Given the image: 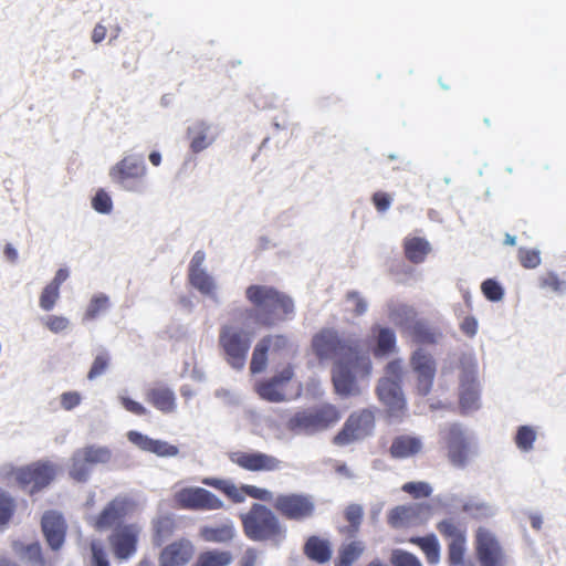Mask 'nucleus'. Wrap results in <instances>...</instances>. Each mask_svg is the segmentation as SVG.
I'll list each match as a JSON object with an SVG mask.
<instances>
[{
	"instance_id": "nucleus-1",
	"label": "nucleus",
	"mask_w": 566,
	"mask_h": 566,
	"mask_svg": "<svg viewBox=\"0 0 566 566\" xmlns=\"http://www.w3.org/2000/svg\"><path fill=\"white\" fill-rule=\"evenodd\" d=\"M321 360L333 359L332 381L342 398L358 397L368 388L373 373L369 350L357 340L342 339L334 329H323L312 342Z\"/></svg>"
},
{
	"instance_id": "nucleus-2",
	"label": "nucleus",
	"mask_w": 566,
	"mask_h": 566,
	"mask_svg": "<svg viewBox=\"0 0 566 566\" xmlns=\"http://www.w3.org/2000/svg\"><path fill=\"white\" fill-rule=\"evenodd\" d=\"M245 298L254 307L256 322L262 325H275L294 313L292 298L270 285L252 284L248 286Z\"/></svg>"
},
{
	"instance_id": "nucleus-3",
	"label": "nucleus",
	"mask_w": 566,
	"mask_h": 566,
	"mask_svg": "<svg viewBox=\"0 0 566 566\" xmlns=\"http://www.w3.org/2000/svg\"><path fill=\"white\" fill-rule=\"evenodd\" d=\"M244 534L255 542H271L279 546L286 537V527L275 513L263 504L253 503L241 515Z\"/></svg>"
},
{
	"instance_id": "nucleus-4",
	"label": "nucleus",
	"mask_w": 566,
	"mask_h": 566,
	"mask_svg": "<svg viewBox=\"0 0 566 566\" xmlns=\"http://www.w3.org/2000/svg\"><path fill=\"white\" fill-rule=\"evenodd\" d=\"M148 168L143 153L126 151L108 170L111 181L122 191L142 195L147 189Z\"/></svg>"
},
{
	"instance_id": "nucleus-5",
	"label": "nucleus",
	"mask_w": 566,
	"mask_h": 566,
	"mask_svg": "<svg viewBox=\"0 0 566 566\" xmlns=\"http://www.w3.org/2000/svg\"><path fill=\"white\" fill-rule=\"evenodd\" d=\"M340 412L329 403L316 406L296 412L287 421V429L296 434H315L327 430L338 422Z\"/></svg>"
},
{
	"instance_id": "nucleus-6",
	"label": "nucleus",
	"mask_w": 566,
	"mask_h": 566,
	"mask_svg": "<svg viewBox=\"0 0 566 566\" xmlns=\"http://www.w3.org/2000/svg\"><path fill=\"white\" fill-rule=\"evenodd\" d=\"M57 473V467L50 461H36L28 465L12 468L8 474L12 475L17 484L33 494L51 484Z\"/></svg>"
},
{
	"instance_id": "nucleus-7",
	"label": "nucleus",
	"mask_w": 566,
	"mask_h": 566,
	"mask_svg": "<svg viewBox=\"0 0 566 566\" xmlns=\"http://www.w3.org/2000/svg\"><path fill=\"white\" fill-rule=\"evenodd\" d=\"M219 344L231 367L242 369L251 344L249 334L238 326L224 325L220 329Z\"/></svg>"
},
{
	"instance_id": "nucleus-8",
	"label": "nucleus",
	"mask_w": 566,
	"mask_h": 566,
	"mask_svg": "<svg viewBox=\"0 0 566 566\" xmlns=\"http://www.w3.org/2000/svg\"><path fill=\"white\" fill-rule=\"evenodd\" d=\"M273 507L287 520L303 522L314 516L316 503L311 494L280 493L275 495Z\"/></svg>"
},
{
	"instance_id": "nucleus-9",
	"label": "nucleus",
	"mask_w": 566,
	"mask_h": 566,
	"mask_svg": "<svg viewBox=\"0 0 566 566\" xmlns=\"http://www.w3.org/2000/svg\"><path fill=\"white\" fill-rule=\"evenodd\" d=\"M460 368V405L465 412H470L479 408L480 401L476 359L463 356Z\"/></svg>"
},
{
	"instance_id": "nucleus-10",
	"label": "nucleus",
	"mask_w": 566,
	"mask_h": 566,
	"mask_svg": "<svg viewBox=\"0 0 566 566\" xmlns=\"http://www.w3.org/2000/svg\"><path fill=\"white\" fill-rule=\"evenodd\" d=\"M475 551L480 566H509L510 557L494 533L479 528L475 535Z\"/></svg>"
},
{
	"instance_id": "nucleus-11",
	"label": "nucleus",
	"mask_w": 566,
	"mask_h": 566,
	"mask_svg": "<svg viewBox=\"0 0 566 566\" xmlns=\"http://www.w3.org/2000/svg\"><path fill=\"white\" fill-rule=\"evenodd\" d=\"M375 428V417L370 410L364 409L352 413L343 429L334 437L337 446H347L370 436Z\"/></svg>"
},
{
	"instance_id": "nucleus-12",
	"label": "nucleus",
	"mask_w": 566,
	"mask_h": 566,
	"mask_svg": "<svg viewBox=\"0 0 566 566\" xmlns=\"http://www.w3.org/2000/svg\"><path fill=\"white\" fill-rule=\"evenodd\" d=\"M219 134L218 126L209 119L196 118L191 120L186 129L189 150L192 154L205 151L217 142Z\"/></svg>"
},
{
	"instance_id": "nucleus-13",
	"label": "nucleus",
	"mask_w": 566,
	"mask_h": 566,
	"mask_svg": "<svg viewBox=\"0 0 566 566\" xmlns=\"http://www.w3.org/2000/svg\"><path fill=\"white\" fill-rule=\"evenodd\" d=\"M176 503L187 510L213 511L223 506V502L203 488H184L175 493Z\"/></svg>"
},
{
	"instance_id": "nucleus-14",
	"label": "nucleus",
	"mask_w": 566,
	"mask_h": 566,
	"mask_svg": "<svg viewBox=\"0 0 566 566\" xmlns=\"http://www.w3.org/2000/svg\"><path fill=\"white\" fill-rule=\"evenodd\" d=\"M142 527L138 524H124L115 527L109 535V545L118 559H128L136 553Z\"/></svg>"
},
{
	"instance_id": "nucleus-15",
	"label": "nucleus",
	"mask_w": 566,
	"mask_h": 566,
	"mask_svg": "<svg viewBox=\"0 0 566 566\" xmlns=\"http://www.w3.org/2000/svg\"><path fill=\"white\" fill-rule=\"evenodd\" d=\"M410 365L417 378L416 388L418 394L427 396L432 389L436 376L437 366L433 357L419 348L412 353Z\"/></svg>"
},
{
	"instance_id": "nucleus-16",
	"label": "nucleus",
	"mask_w": 566,
	"mask_h": 566,
	"mask_svg": "<svg viewBox=\"0 0 566 566\" xmlns=\"http://www.w3.org/2000/svg\"><path fill=\"white\" fill-rule=\"evenodd\" d=\"M229 458L233 464L251 472L277 471L282 463L277 458L258 451H234L229 454Z\"/></svg>"
},
{
	"instance_id": "nucleus-17",
	"label": "nucleus",
	"mask_w": 566,
	"mask_h": 566,
	"mask_svg": "<svg viewBox=\"0 0 566 566\" xmlns=\"http://www.w3.org/2000/svg\"><path fill=\"white\" fill-rule=\"evenodd\" d=\"M431 516V506L427 503L399 505L388 514V524L395 528L407 527L426 522Z\"/></svg>"
},
{
	"instance_id": "nucleus-18",
	"label": "nucleus",
	"mask_w": 566,
	"mask_h": 566,
	"mask_svg": "<svg viewBox=\"0 0 566 566\" xmlns=\"http://www.w3.org/2000/svg\"><path fill=\"white\" fill-rule=\"evenodd\" d=\"M448 458L454 467L462 468L469 460L470 438L459 424H451L444 436Z\"/></svg>"
},
{
	"instance_id": "nucleus-19",
	"label": "nucleus",
	"mask_w": 566,
	"mask_h": 566,
	"mask_svg": "<svg viewBox=\"0 0 566 566\" xmlns=\"http://www.w3.org/2000/svg\"><path fill=\"white\" fill-rule=\"evenodd\" d=\"M376 390L379 400L387 406L389 415L398 417L406 406L400 382L389 377H382L379 379Z\"/></svg>"
},
{
	"instance_id": "nucleus-20",
	"label": "nucleus",
	"mask_w": 566,
	"mask_h": 566,
	"mask_svg": "<svg viewBox=\"0 0 566 566\" xmlns=\"http://www.w3.org/2000/svg\"><path fill=\"white\" fill-rule=\"evenodd\" d=\"M294 370L291 365L285 366L282 370L276 373L271 379L258 386V394L264 400L271 402H281L286 399L284 388L286 384L293 378Z\"/></svg>"
},
{
	"instance_id": "nucleus-21",
	"label": "nucleus",
	"mask_w": 566,
	"mask_h": 566,
	"mask_svg": "<svg viewBox=\"0 0 566 566\" xmlns=\"http://www.w3.org/2000/svg\"><path fill=\"white\" fill-rule=\"evenodd\" d=\"M127 439L142 451L150 452L160 458H175L179 454V448L165 440L153 439L138 431H129Z\"/></svg>"
},
{
	"instance_id": "nucleus-22",
	"label": "nucleus",
	"mask_w": 566,
	"mask_h": 566,
	"mask_svg": "<svg viewBox=\"0 0 566 566\" xmlns=\"http://www.w3.org/2000/svg\"><path fill=\"white\" fill-rule=\"evenodd\" d=\"M41 524L49 546L53 551L60 549L64 543L66 532L63 516L56 511L45 512Z\"/></svg>"
},
{
	"instance_id": "nucleus-23",
	"label": "nucleus",
	"mask_w": 566,
	"mask_h": 566,
	"mask_svg": "<svg viewBox=\"0 0 566 566\" xmlns=\"http://www.w3.org/2000/svg\"><path fill=\"white\" fill-rule=\"evenodd\" d=\"M127 511L128 501L125 497H115L101 512L95 521V527L103 531L122 525L120 522L126 516Z\"/></svg>"
},
{
	"instance_id": "nucleus-24",
	"label": "nucleus",
	"mask_w": 566,
	"mask_h": 566,
	"mask_svg": "<svg viewBox=\"0 0 566 566\" xmlns=\"http://www.w3.org/2000/svg\"><path fill=\"white\" fill-rule=\"evenodd\" d=\"M193 555L189 541L175 542L163 549L159 556L160 566H185Z\"/></svg>"
},
{
	"instance_id": "nucleus-25",
	"label": "nucleus",
	"mask_w": 566,
	"mask_h": 566,
	"mask_svg": "<svg viewBox=\"0 0 566 566\" xmlns=\"http://www.w3.org/2000/svg\"><path fill=\"white\" fill-rule=\"evenodd\" d=\"M422 448L423 443L419 437L402 434L392 440L389 451L394 459L403 460L417 455Z\"/></svg>"
},
{
	"instance_id": "nucleus-26",
	"label": "nucleus",
	"mask_w": 566,
	"mask_h": 566,
	"mask_svg": "<svg viewBox=\"0 0 566 566\" xmlns=\"http://www.w3.org/2000/svg\"><path fill=\"white\" fill-rule=\"evenodd\" d=\"M371 335L376 340L375 357H385L396 350V334L391 328L375 325Z\"/></svg>"
},
{
	"instance_id": "nucleus-27",
	"label": "nucleus",
	"mask_w": 566,
	"mask_h": 566,
	"mask_svg": "<svg viewBox=\"0 0 566 566\" xmlns=\"http://www.w3.org/2000/svg\"><path fill=\"white\" fill-rule=\"evenodd\" d=\"M190 284L198 290L201 294L210 297L214 302H219L218 298V284L214 277L208 273L207 269L195 273H189Z\"/></svg>"
},
{
	"instance_id": "nucleus-28",
	"label": "nucleus",
	"mask_w": 566,
	"mask_h": 566,
	"mask_svg": "<svg viewBox=\"0 0 566 566\" xmlns=\"http://www.w3.org/2000/svg\"><path fill=\"white\" fill-rule=\"evenodd\" d=\"M147 400L158 410L169 413L176 410V397L171 389L167 387H156L147 392Z\"/></svg>"
},
{
	"instance_id": "nucleus-29",
	"label": "nucleus",
	"mask_w": 566,
	"mask_h": 566,
	"mask_svg": "<svg viewBox=\"0 0 566 566\" xmlns=\"http://www.w3.org/2000/svg\"><path fill=\"white\" fill-rule=\"evenodd\" d=\"M305 554L316 563L324 564L332 557V547L327 539L311 536L305 543Z\"/></svg>"
},
{
	"instance_id": "nucleus-30",
	"label": "nucleus",
	"mask_w": 566,
	"mask_h": 566,
	"mask_svg": "<svg viewBox=\"0 0 566 566\" xmlns=\"http://www.w3.org/2000/svg\"><path fill=\"white\" fill-rule=\"evenodd\" d=\"M200 534L207 542L227 543L233 539L237 532L233 523L227 522L216 526H203Z\"/></svg>"
},
{
	"instance_id": "nucleus-31",
	"label": "nucleus",
	"mask_w": 566,
	"mask_h": 566,
	"mask_svg": "<svg viewBox=\"0 0 566 566\" xmlns=\"http://www.w3.org/2000/svg\"><path fill=\"white\" fill-rule=\"evenodd\" d=\"M431 251L430 243L423 238H407L405 240V253L412 263H421Z\"/></svg>"
},
{
	"instance_id": "nucleus-32",
	"label": "nucleus",
	"mask_w": 566,
	"mask_h": 566,
	"mask_svg": "<svg viewBox=\"0 0 566 566\" xmlns=\"http://www.w3.org/2000/svg\"><path fill=\"white\" fill-rule=\"evenodd\" d=\"M462 511L474 518H485L494 516L497 507L480 499H470L463 504Z\"/></svg>"
},
{
	"instance_id": "nucleus-33",
	"label": "nucleus",
	"mask_w": 566,
	"mask_h": 566,
	"mask_svg": "<svg viewBox=\"0 0 566 566\" xmlns=\"http://www.w3.org/2000/svg\"><path fill=\"white\" fill-rule=\"evenodd\" d=\"M411 543L422 549L429 564L437 565L440 562V544L434 534L411 538Z\"/></svg>"
},
{
	"instance_id": "nucleus-34",
	"label": "nucleus",
	"mask_w": 566,
	"mask_h": 566,
	"mask_svg": "<svg viewBox=\"0 0 566 566\" xmlns=\"http://www.w3.org/2000/svg\"><path fill=\"white\" fill-rule=\"evenodd\" d=\"M92 467L93 464L85 457H82L81 451L77 449L71 458L69 474L77 482H85L90 478Z\"/></svg>"
},
{
	"instance_id": "nucleus-35",
	"label": "nucleus",
	"mask_w": 566,
	"mask_h": 566,
	"mask_svg": "<svg viewBox=\"0 0 566 566\" xmlns=\"http://www.w3.org/2000/svg\"><path fill=\"white\" fill-rule=\"evenodd\" d=\"M109 308V297L104 293L94 294L83 315L84 322H91L97 318L99 315L105 314Z\"/></svg>"
},
{
	"instance_id": "nucleus-36",
	"label": "nucleus",
	"mask_w": 566,
	"mask_h": 566,
	"mask_svg": "<svg viewBox=\"0 0 566 566\" xmlns=\"http://www.w3.org/2000/svg\"><path fill=\"white\" fill-rule=\"evenodd\" d=\"M81 451V455L85 457L91 464H106L112 459V451L109 448L97 444H88L78 449Z\"/></svg>"
},
{
	"instance_id": "nucleus-37",
	"label": "nucleus",
	"mask_w": 566,
	"mask_h": 566,
	"mask_svg": "<svg viewBox=\"0 0 566 566\" xmlns=\"http://www.w3.org/2000/svg\"><path fill=\"white\" fill-rule=\"evenodd\" d=\"M388 317L396 325H406L415 317V311L407 304L390 302L388 304Z\"/></svg>"
},
{
	"instance_id": "nucleus-38",
	"label": "nucleus",
	"mask_w": 566,
	"mask_h": 566,
	"mask_svg": "<svg viewBox=\"0 0 566 566\" xmlns=\"http://www.w3.org/2000/svg\"><path fill=\"white\" fill-rule=\"evenodd\" d=\"M365 546L361 542H352L342 546L335 566H352L363 554Z\"/></svg>"
},
{
	"instance_id": "nucleus-39",
	"label": "nucleus",
	"mask_w": 566,
	"mask_h": 566,
	"mask_svg": "<svg viewBox=\"0 0 566 566\" xmlns=\"http://www.w3.org/2000/svg\"><path fill=\"white\" fill-rule=\"evenodd\" d=\"M537 439V432L532 426H521L517 428L515 434V444L522 452H530L534 449V443Z\"/></svg>"
},
{
	"instance_id": "nucleus-40",
	"label": "nucleus",
	"mask_w": 566,
	"mask_h": 566,
	"mask_svg": "<svg viewBox=\"0 0 566 566\" xmlns=\"http://www.w3.org/2000/svg\"><path fill=\"white\" fill-rule=\"evenodd\" d=\"M232 559V555L229 552L209 551L199 556L197 566H229Z\"/></svg>"
},
{
	"instance_id": "nucleus-41",
	"label": "nucleus",
	"mask_w": 566,
	"mask_h": 566,
	"mask_svg": "<svg viewBox=\"0 0 566 566\" xmlns=\"http://www.w3.org/2000/svg\"><path fill=\"white\" fill-rule=\"evenodd\" d=\"M437 528L442 536L449 539V542L467 537L465 530L459 523H455L452 518H446L441 521Z\"/></svg>"
},
{
	"instance_id": "nucleus-42",
	"label": "nucleus",
	"mask_w": 566,
	"mask_h": 566,
	"mask_svg": "<svg viewBox=\"0 0 566 566\" xmlns=\"http://www.w3.org/2000/svg\"><path fill=\"white\" fill-rule=\"evenodd\" d=\"M268 343L269 340H260L253 350L250 366V369L253 374L261 373L266 367V354L270 350Z\"/></svg>"
},
{
	"instance_id": "nucleus-43",
	"label": "nucleus",
	"mask_w": 566,
	"mask_h": 566,
	"mask_svg": "<svg viewBox=\"0 0 566 566\" xmlns=\"http://www.w3.org/2000/svg\"><path fill=\"white\" fill-rule=\"evenodd\" d=\"M346 310L357 316L364 315L368 311L367 300L357 291H350L345 298Z\"/></svg>"
},
{
	"instance_id": "nucleus-44",
	"label": "nucleus",
	"mask_w": 566,
	"mask_h": 566,
	"mask_svg": "<svg viewBox=\"0 0 566 566\" xmlns=\"http://www.w3.org/2000/svg\"><path fill=\"white\" fill-rule=\"evenodd\" d=\"M92 208L101 214H111L114 208L111 196L104 190L98 189L91 200Z\"/></svg>"
},
{
	"instance_id": "nucleus-45",
	"label": "nucleus",
	"mask_w": 566,
	"mask_h": 566,
	"mask_svg": "<svg viewBox=\"0 0 566 566\" xmlns=\"http://www.w3.org/2000/svg\"><path fill=\"white\" fill-rule=\"evenodd\" d=\"M42 324L52 333L60 334L71 327V321L63 315H46L41 317Z\"/></svg>"
},
{
	"instance_id": "nucleus-46",
	"label": "nucleus",
	"mask_w": 566,
	"mask_h": 566,
	"mask_svg": "<svg viewBox=\"0 0 566 566\" xmlns=\"http://www.w3.org/2000/svg\"><path fill=\"white\" fill-rule=\"evenodd\" d=\"M153 527L156 539L161 542L172 532L174 518L170 515H160L154 520Z\"/></svg>"
},
{
	"instance_id": "nucleus-47",
	"label": "nucleus",
	"mask_w": 566,
	"mask_h": 566,
	"mask_svg": "<svg viewBox=\"0 0 566 566\" xmlns=\"http://www.w3.org/2000/svg\"><path fill=\"white\" fill-rule=\"evenodd\" d=\"M15 503L13 497L0 489V525H6L13 515Z\"/></svg>"
},
{
	"instance_id": "nucleus-48",
	"label": "nucleus",
	"mask_w": 566,
	"mask_h": 566,
	"mask_svg": "<svg viewBox=\"0 0 566 566\" xmlns=\"http://www.w3.org/2000/svg\"><path fill=\"white\" fill-rule=\"evenodd\" d=\"M467 537L449 542L448 557L452 566L461 565L465 552Z\"/></svg>"
},
{
	"instance_id": "nucleus-49",
	"label": "nucleus",
	"mask_w": 566,
	"mask_h": 566,
	"mask_svg": "<svg viewBox=\"0 0 566 566\" xmlns=\"http://www.w3.org/2000/svg\"><path fill=\"white\" fill-rule=\"evenodd\" d=\"M402 491L412 495L415 499L428 497L432 493V486L428 482H407L402 485Z\"/></svg>"
},
{
	"instance_id": "nucleus-50",
	"label": "nucleus",
	"mask_w": 566,
	"mask_h": 566,
	"mask_svg": "<svg viewBox=\"0 0 566 566\" xmlns=\"http://www.w3.org/2000/svg\"><path fill=\"white\" fill-rule=\"evenodd\" d=\"M60 297V290L55 289V285L52 286L48 284L40 295L39 305L43 311H51L55 306L57 300Z\"/></svg>"
},
{
	"instance_id": "nucleus-51",
	"label": "nucleus",
	"mask_w": 566,
	"mask_h": 566,
	"mask_svg": "<svg viewBox=\"0 0 566 566\" xmlns=\"http://www.w3.org/2000/svg\"><path fill=\"white\" fill-rule=\"evenodd\" d=\"M21 556L28 559L33 566H43L42 556H41V546L39 543H31L28 545H21V548L18 551Z\"/></svg>"
},
{
	"instance_id": "nucleus-52",
	"label": "nucleus",
	"mask_w": 566,
	"mask_h": 566,
	"mask_svg": "<svg viewBox=\"0 0 566 566\" xmlns=\"http://www.w3.org/2000/svg\"><path fill=\"white\" fill-rule=\"evenodd\" d=\"M481 290L491 302H500L504 297V290L495 280H485L481 285Z\"/></svg>"
},
{
	"instance_id": "nucleus-53",
	"label": "nucleus",
	"mask_w": 566,
	"mask_h": 566,
	"mask_svg": "<svg viewBox=\"0 0 566 566\" xmlns=\"http://www.w3.org/2000/svg\"><path fill=\"white\" fill-rule=\"evenodd\" d=\"M390 560L394 566H422L417 556L402 549H395Z\"/></svg>"
},
{
	"instance_id": "nucleus-54",
	"label": "nucleus",
	"mask_w": 566,
	"mask_h": 566,
	"mask_svg": "<svg viewBox=\"0 0 566 566\" xmlns=\"http://www.w3.org/2000/svg\"><path fill=\"white\" fill-rule=\"evenodd\" d=\"M108 363L109 358L106 354H98L91 366V369L87 374V378L90 380H93L102 376L106 371Z\"/></svg>"
},
{
	"instance_id": "nucleus-55",
	"label": "nucleus",
	"mask_w": 566,
	"mask_h": 566,
	"mask_svg": "<svg viewBox=\"0 0 566 566\" xmlns=\"http://www.w3.org/2000/svg\"><path fill=\"white\" fill-rule=\"evenodd\" d=\"M92 566H109L107 554L99 542H92Z\"/></svg>"
},
{
	"instance_id": "nucleus-56",
	"label": "nucleus",
	"mask_w": 566,
	"mask_h": 566,
	"mask_svg": "<svg viewBox=\"0 0 566 566\" xmlns=\"http://www.w3.org/2000/svg\"><path fill=\"white\" fill-rule=\"evenodd\" d=\"M520 261L526 269H535L541 263L539 252L536 250H520Z\"/></svg>"
},
{
	"instance_id": "nucleus-57",
	"label": "nucleus",
	"mask_w": 566,
	"mask_h": 566,
	"mask_svg": "<svg viewBox=\"0 0 566 566\" xmlns=\"http://www.w3.org/2000/svg\"><path fill=\"white\" fill-rule=\"evenodd\" d=\"M541 286L551 289L552 291L560 294L565 293L566 291V282L559 280L555 273H548L546 276H544Z\"/></svg>"
},
{
	"instance_id": "nucleus-58",
	"label": "nucleus",
	"mask_w": 566,
	"mask_h": 566,
	"mask_svg": "<svg viewBox=\"0 0 566 566\" xmlns=\"http://www.w3.org/2000/svg\"><path fill=\"white\" fill-rule=\"evenodd\" d=\"M244 490L247 495L264 501V502H272L274 503L275 495L268 489L258 488L254 485H244Z\"/></svg>"
},
{
	"instance_id": "nucleus-59",
	"label": "nucleus",
	"mask_w": 566,
	"mask_h": 566,
	"mask_svg": "<svg viewBox=\"0 0 566 566\" xmlns=\"http://www.w3.org/2000/svg\"><path fill=\"white\" fill-rule=\"evenodd\" d=\"M262 555L261 551H258L254 547H249L243 553L240 565L241 566H261L262 565Z\"/></svg>"
},
{
	"instance_id": "nucleus-60",
	"label": "nucleus",
	"mask_w": 566,
	"mask_h": 566,
	"mask_svg": "<svg viewBox=\"0 0 566 566\" xmlns=\"http://www.w3.org/2000/svg\"><path fill=\"white\" fill-rule=\"evenodd\" d=\"M81 401L82 396L77 391H66L63 392L60 397L61 407L67 411L73 410L81 403Z\"/></svg>"
},
{
	"instance_id": "nucleus-61",
	"label": "nucleus",
	"mask_w": 566,
	"mask_h": 566,
	"mask_svg": "<svg viewBox=\"0 0 566 566\" xmlns=\"http://www.w3.org/2000/svg\"><path fill=\"white\" fill-rule=\"evenodd\" d=\"M415 329V336L419 342L422 343H436L437 342V335L434 332H432L430 328H428L422 323H417L413 327Z\"/></svg>"
},
{
	"instance_id": "nucleus-62",
	"label": "nucleus",
	"mask_w": 566,
	"mask_h": 566,
	"mask_svg": "<svg viewBox=\"0 0 566 566\" xmlns=\"http://www.w3.org/2000/svg\"><path fill=\"white\" fill-rule=\"evenodd\" d=\"M118 399L122 403V406L129 412L134 413V415H138V416H144L147 413V409L139 402L128 398V397H125L124 395H119L118 396Z\"/></svg>"
},
{
	"instance_id": "nucleus-63",
	"label": "nucleus",
	"mask_w": 566,
	"mask_h": 566,
	"mask_svg": "<svg viewBox=\"0 0 566 566\" xmlns=\"http://www.w3.org/2000/svg\"><path fill=\"white\" fill-rule=\"evenodd\" d=\"M363 507L359 504H350L346 511V520L354 526L357 527L363 518Z\"/></svg>"
},
{
	"instance_id": "nucleus-64",
	"label": "nucleus",
	"mask_w": 566,
	"mask_h": 566,
	"mask_svg": "<svg viewBox=\"0 0 566 566\" xmlns=\"http://www.w3.org/2000/svg\"><path fill=\"white\" fill-rule=\"evenodd\" d=\"M402 361L400 359H396L392 361H389L386 366L385 373L386 375L384 377H389L398 382L401 381L402 378Z\"/></svg>"
}]
</instances>
